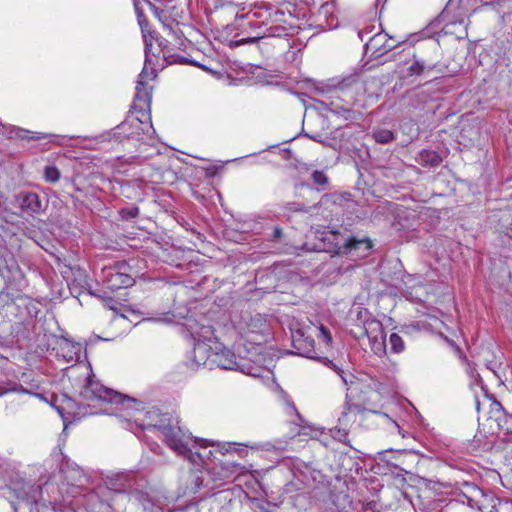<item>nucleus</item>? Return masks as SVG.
Instances as JSON below:
<instances>
[{"label":"nucleus","instance_id":"1","mask_svg":"<svg viewBox=\"0 0 512 512\" xmlns=\"http://www.w3.org/2000/svg\"><path fill=\"white\" fill-rule=\"evenodd\" d=\"M459 490L458 501L480 512H512L510 502L494 498L474 483L463 482Z\"/></svg>","mask_w":512,"mask_h":512},{"label":"nucleus","instance_id":"2","mask_svg":"<svg viewBox=\"0 0 512 512\" xmlns=\"http://www.w3.org/2000/svg\"><path fill=\"white\" fill-rule=\"evenodd\" d=\"M141 429H157L164 437L166 444L179 455L188 456L191 452L180 437L181 430L171 425L169 414H161L158 410H151L145 414V421L140 424Z\"/></svg>","mask_w":512,"mask_h":512},{"label":"nucleus","instance_id":"3","mask_svg":"<svg viewBox=\"0 0 512 512\" xmlns=\"http://www.w3.org/2000/svg\"><path fill=\"white\" fill-rule=\"evenodd\" d=\"M105 485L108 490L115 493L111 497L117 499V504L119 500L127 499V495H135L139 500L147 495L146 481L134 472H123L107 477Z\"/></svg>","mask_w":512,"mask_h":512},{"label":"nucleus","instance_id":"4","mask_svg":"<svg viewBox=\"0 0 512 512\" xmlns=\"http://www.w3.org/2000/svg\"><path fill=\"white\" fill-rule=\"evenodd\" d=\"M83 399L88 401H104L112 404H121L129 408L132 403L137 400L126 394H122L116 390L102 385L99 381L93 380L90 374L85 377V384L80 392Z\"/></svg>","mask_w":512,"mask_h":512},{"label":"nucleus","instance_id":"5","mask_svg":"<svg viewBox=\"0 0 512 512\" xmlns=\"http://www.w3.org/2000/svg\"><path fill=\"white\" fill-rule=\"evenodd\" d=\"M143 120L138 116L129 115L109 133V140L118 144L129 143L136 146L142 140L144 133Z\"/></svg>","mask_w":512,"mask_h":512},{"label":"nucleus","instance_id":"6","mask_svg":"<svg viewBox=\"0 0 512 512\" xmlns=\"http://www.w3.org/2000/svg\"><path fill=\"white\" fill-rule=\"evenodd\" d=\"M129 266L125 263H116L104 267L101 271V281L110 290L128 288L134 284L133 277L127 272Z\"/></svg>","mask_w":512,"mask_h":512},{"label":"nucleus","instance_id":"7","mask_svg":"<svg viewBox=\"0 0 512 512\" xmlns=\"http://www.w3.org/2000/svg\"><path fill=\"white\" fill-rule=\"evenodd\" d=\"M235 19H251L259 21L260 24L268 26V24L284 23L285 13L280 9L269 4L254 5L244 14L235 13Z\"/></svg>","mask_w":512,"mask_h":512},{"label":"nucleus","instance_id":"8","mask_svg":"<svg viewBox=\"0 0 512 512\" xmlns=\"http://www.w3.org/2000/svg\"><path fill=\"white\" fill-rule=\"evenodd\" d=\"M210 357L213 363L224 370H236L245 373L246 368H248L245 358L237 356L232 350L222 344L215 345Z\"/></svg>","mask_w":512,"mask_h":512},{"label":"nucleus","instance_id":"9","mask_svg":"<svg viewBox=\"0 0 512 512\" xmlns=\"http://www.w3.org/2000/svg\"><path fill=\"white\" fill-rule=\"evenodd\" d=\"M439 50L440 47L437 42L421 40L408 48L407 55L419 59L422 64H427L434 69L438 65Z\"/></svg>","mask_w":512,"mask_h":512},{"label":"nucleus","instance_id":"10","mask_svg":"<svg viewBox=\"0 0 512 512\" xmlns=\"http://www.w3.org/2000/svg\"><path fill=\"white\" fill-rule=\"evenodd\" d=\"M405 40H398L385 32L376 33L365 44L366 50L371 52L374 58L385 56L388 52L397 49Z\"/></svg>","mask_w":512,"mask_h":512},{"label":"nucleus","instance_id":"11","mask_svg":"<svg viewBox=\"0 0 512 512\" xmlns=\"http://www.w3.org/2000/svg\"><path fill=\"white\" fill-rule=\"evenodd\" d=\"M10 139L26 142H41L45 141V144L53 143L59 144L60 136L51 133H44L38 131H31L18 126H11L8 130Z\"/></svg>","mask_w":512,"mask_h":512},{"label":"nucleus","instance_id":"12","mask_svg":"<svg viewBox=\"0 0 512 512\" xmlns=\"http://www.w3.org/2000/svg\"><path fill=\"white\" fill-rule=\"evenodd\" d=\"M144 71L139 75V80L136 85V94L134 96L133 104L130 108V113H139L142 116L146 115V111L150 109L151 94L144 83Z\"/></svg>","mask_w":512,"mask_h":512},{"label":"nucleus","instance_id":"13","mask_svg":"<svg viewBox=\"0 0 512 512\" xmlns=\"http://www.w3.org/2000/svg\"><path fill=\"white\" fill-rule=\"evenodd\" d=\"M333 87L335 90L343 93L344 95L349 96L348 102L354 103L356 100V96L363 88L362 82L360 80L359 74H350L341 80H332Z\"/></svg>","mask_w":512,"mask_h":512},{"label":"nucleus","instance_id":"14","mask_svg":"<svg viewBox=\"0 0 512 512\" xmlns=\"http://www.w3.org/2000/svg\"><path fill=\"white\" fill-rule=\"evenodd\" d=\"M15 200L21 211L30 216L38 215L44 211L42 200L36 192H20L15 196Z\"/></svg>","mask_w":512,"mask_h":512},{"label":"nucleus","instance_id":"15","mask_svg":"<svg viewBox=\"0 0 512 512\" xmlns=\"http://www.w3.org/2000/svg\"><path fill=\"white\" fill-rule=\"evenodd\" d=\"M244 472V467L235 462H221L218 466L210 470V474L214 480L222 482H228L234 479L236 476L241 475Z\"/></svg>","mask_w":512,"mask_h":512},{"label":"nucleus","instance_id":"16","mask_svg":"<svg viewBox=\"0 0 512 512\" xmlns=\"http://www.w3.org/2000/svg\"><path fill=\"white\" fill-rule=\"evenodd\" d=\"M496 0H449L444 12L449 13L453 9H458V16H464L475 12L479 7L489 5Z\"/></svg>","mask_w":512,"mask_h":512},{"label":"nucleus","instance_id":"17","mask_svg":"<svg viewBox=\"0 0 512 512\" xmlns=\"http://www.w3.org/2000/svg\"><path fill=\"white\" fill-rule=\"evenodd\" d=\"M292 346L295 353L301 356L313 358L315 353V342L310 336H306L302 330L292 333Z\"/></svg>","mask_w":512,"mask_h":512},{"label":"nucleus","instance_id":"18","mask_svg":"<svg viewBox=\"0 0 512 512\" xmlns=\"http://www.w3.org/2000/svg\"><path fill=\"white\" fill-rule=\"evenodd\" d=\"M361 336L368 337L371 344H378L384 348L385 335L383 324L375 317H372L368 322H365Z\"/></svg>","mask_w":512,"mask_h":512},{"label":"nucleus","instance_id":"19","mask_svg":"<svg viewBox=\"0 0 512 512\" xmlns=\"http://www.w3.org/2000/svg\"><path fill=\"white\" fill-rule=\"evenodd\" d=\"M284 35H287V28L283 26L282 23L268 24L263 32H258L256 35L243 38L237 41L236 45L247 43L254 44L265 37H282Z\"/></svg>","mask_w":512,"mask_h":512},{"label":"nucleus","instance_id":"20","mask_svg":"<svg viewBox=\"0 0 512 512\" xmlns=\"http://www.w3.org/2000/svg\"><path fill=\"white\" fill-rule=\"evenodd\" d=\"M417 161L422 166H429V167H437L442 162V157L433 150H422L418 157Z\"/></svg>","mask_w":512,"mask_h":512},{"label":"nucleus","instance_id":"21","mask_svg":"<svg viewBox=\"0 0 512 512\" xmlns=\"http://www.w3.org/2000/svg\"><path fill=\"white\" fill-rule=\"evenodd\" d=\"M214 9L223 10V9H232L239 14V11H244L246 9V3L244 0H213Z\"/></svg>","mask_w":512,"mask_h":512},{"label":"nucleus","instance_id":"22","mask_svg":"<svg viewBox=\"0 0 512 512\" xmlns=\"http://www.w3.org/2000/svg\"><path fill=\"white\" fill-rule=\"evenodd\" d=\"M433 68L422 62L417 58H411V63L407 68V76L419 77L425 74V72L431 71Z\"/></svg>","mask_w":512,"mask_h":512},{"label":"nucleus","instance_id":"23","mask_svg":"<svg viewBox=\"0 0 512 512\" xmlns=\"http://www.w3.org/2000/svg\"><path fill=\"white\" fill-rule=\"evenodd\" d=\"M10 392L28 393V391L17 381L7 380L0 382V397Z\"/></svg>","mask_w":512,"mask_h":512},{"label":"nucleus","instance_id":"24","mask_svg":"<svg viewBox=\"0 0 512 512\" xmlns=\"http://www.w3.org/2000/svg\"><path fill=\"white\" fill-rule=\"evenodd\" d=\"M402 453L394 452L393 450L381 451L378 453V459L381 462H385L387 465L392 466L394 468H399L400 464L398 463V457Z\"/></svg>","mask_w":512,"mask_h":512},{"label":"nucleus","instance_id":"25","mask_svg":"<svg viewBox=\"0 0 512 512\" xmlns=\"http://www.w3.org/2000/svg\"><path fill=\"white\" fill-rule=\"evenodd\" d=\"M390 349L392 353L399 354L405 350V343L397 333H391L389 336Z\"/></svg>","mask_w":512,"mask_h":512},{"label":"nucleus","instance_id":"26","mask_svg":"<svg viewBox=\"0 0 512 512\" xmlns=\"http://www.w3.org/2000/svg\"><path fill=\"white\" fill-rule=\"evenodd\" d=\"M61 173L56 166H46L43 171V178L48 183H56L59 181Z\"/></svg>","mask_w":512,"mask_h":512},{"label":"nucleus","instance_id":"27","mask_svg":"<svg viewBox=\"0 0 512 512\" xmlns=\"http://www.w3.org/2000/svg\"><path fill=\"white\" fill-rule=\"evenodd\" d=\"M373 137L376 142L388 144L394 140V134L388 129H380L374 132Z\"/></svg>","mask_w":512,"mask_h":512},{"label":"nucleus","instance_id":"28","mask_svg":"<svg viewBox=\"0 0 512 512\" xmlns=\"http://www.w3.org/2000/svg\"><path fill=\"white\" fill-rule=\"evenodd\" d=\"M372 314L367 308L357 307L356 308V325L360 326L361 329L365 326V322H368L372 318Z\"/></svg>","mask_w":512,"mask_h":512},{"label":"nucleus","instance_id":"29","mask_svg":"<svg viewBox=\"0 0 512 512\" xmlns=\"http://www.w3.org/2000/svg\"><path fill=\"white\" fill-rule=\"evenodd\" d=\"M361 411V407L360 405L358 404H355V403H352L349 399H348V396H346V401L344 403V407H343V411L341 413V417L339 418V422H342L345 420L346 416L349 414V413H359Z\"/></svg>","mask_w":512,"mask_h":512},{"label":"nucleus","instance_id":"30","mask_svg":"<svg viewBox=\"0 0 512 512\" xmlns=\"http://www.w3.org/2000/svg\"><path fill=\"white\" fill-rule=\"evenodd\" d=\"M265 326V321L262 319L260 315H256L255 317H250V322L247 323V331L251 333L259 332L262 327Z\"/></svg>","mask_w":512,"mask_h":512},{"label":"nucleus","instance_id":"31","mask_svg":"<svg viewBox=\"0 0 512 512\" xmlns=\"http://www.w3.org/2000/svg\"><path fill=\"white\" fill-rule=\"evenodd\" d=\"M311 179L315 185L322 187L323 189L328 185V176L320 170H315L311 174Z\"/></svg>","mask_w":512,"mask_h":512},{"label":"nucleus","instance_id":"32","mask_svg":"<svg viewBox=\"0 0 512 512\" xmlns=\"http://www.w3.org/2000/svg\"><path fill=\"white\" fill-rule=\"evenodd\" d=\"M119 214L123 220L128 221L136 218L139 215V208L134 205L130 207H125L119 211Z\"/></svg>","mask_w":512,"mask_h":512},{"label":"nucleus","instance_id":"33","mask_svg":"<svg viewBox=\"0 0 512 512\" xmlns=\"http://www.w3.org/2000/svg\"><path fill=\"white\" fill-rule=\"evenodd\" d=\"M334 112L342 116L345 120H356L359 113L351 108L337 107Z\"/></svg>","mask_w":512,"mask_h":512},{"label":"nucleus","instance_id":"34","mask_svg":"<svg viewBox=\"0 0 512 512\" xmlns=\"http://www.w3.org/2000/svg\"><path fill=\"white\" fill-rule=\"evenodd\" d=\"M360 244H365L366 249H369L371 247L370 242L357 240L354 237L347 239L345 241L344 247L346 249V252H351L353 249H357Z\"/></svg>","mask_w":512,"mask_h":512},{"label":"nucleus","instance_id":"35","mask_svg":"<svg viewBox=\"0 0 512 512\" xmlns=\"http://www.w3.org/2000/svg\"><path fill=\"white\" fill-rule=\"evenodd\" d=\"M99 297L103 300L104 306L106 308L114 311L116 314L120 313L122 308V304L120 302L111 297Z\"/></svg>","mask_w":512,"mask_h":512},{"label":"nucleus","instance_id":"36","mask_svg":"<svg viewBox=\"0 0 512 512\" xmlns=\"http://www.w3.org/2000/svg\"><path fill=\"white\" fill-rule=\"evenodd\" d=\"M246 20V23L242 24L243 28L246 30V29H251L255 32L254 35H256L258 32H263L264 29H266V26H264L263 24H260L259 21H253L251 19H245Z\"/></svg>","mask_w":512,"mask_h":512},{"label":"nucleus","instance_id":"37","mask_svg":"<svg viewBox=\"0 0 512 512\" xmlns=\"http://www.w3.org/2000/svg\"><path fill=\"white\" fill-rule=\"evenodd\" d=\"M101 502L106 506L109 512H122L120 504H117V499L115 497H109L105 502Z\"/></svg>","mask_w":512,"mask_h":512},{"label":"nucleus","instance_id":"38","mask_svg":"<svg viewBox=\"0 0 512 512\" xmlns=\"http://www.w3.org/2000/svg\"><path fill=\"white\" fill-rule=\"evenodd\" d=\"M332 432V436L334 439L342 442V443H347L348 441V432L346 429H342V428H337V429H334L331 431Z\"/></svg>","mask_w":512,"mask_h":512},{"label":"nucleus","instance_id":"39","mask_svg":"<svg viewBox=\"0 0 512 512\" xmlns=\"http://www.w3.org/2000/svg\"><path fill=\"white\" fill-rule=\"evenodd\" d=\"M142 37H143L144 44H145V53L147 55L153 45V41L156 39L155 32L151 31V32H148V34L143 33Z\"/></svg>","mask_w":512,"mask_h":512},{"label":"nucleus","instance_id":"40","mask_svg":"<svg viewBox=\"0 0 512 512\" xmlns=\"http://www.w3.org/2000/svg\"><path fill=\"white\" fill-rule=\"evenodd\" d=\"M133 4L138 22L142 19H146L147 17L145 16L143 9L140 6V0H133Z\"/></svg>","mask_w":512,"mask_h":512},{"label":"nucleus","instance_id":"41","mask_svg":"<svg viewBox=\"0 0 512 512\" xmlns=\"http://www.w3.org/2000/svg\"><path fill=\"white\" fill-rule=\"evenodd\" d=\"M328 366L330 368H332L342 379V381L345 383V384H348V379H347V376L345 375L344 371L338 367L337 365H335L332 361H329V364Z\"/></svg>","mask_w":512,"mask_h":512},{"label":"nucleus","instance_id":"42","mask_svg":"<svg viewBox=\"0 0 512 512\" xmlns=\"http://www.w3.org/2000/svg\"><path fill=\"white\" fill-rule=\"evenodd\" d=\"M319 330H320V335L322 337V340L326 343H330L332 341V337H331V333H330L329 329L326 328L325 326L321 325L319 327Z\"/></svg>","mask_w":512,"mask_h":512},{"label":"nucleus","instance_id":"43","mask_svg":"<svg viewBox=\"0 0 512 512\" xmlns=\"http://www.w3.org/2000/svg\"><path fill=\"white\" fill-rule=\"evenodd\" d=\"M118 160H120L123 163H127V164H140L141 163L140 157L136 156V155L130 156L128 158H125L124 156L118 157Z\"/></svg>","mask_w":512,"mask_h":512},{"label":"nucleus","instance_id":"44","mask_svg":"<svg viewBox=\"0 0 512 512\" xmlns=\"http://www.w3.org/2000/svg\"><path fill=\"white\" fill-rule=\"evenodd\" d=\"M138 24H139V26H140V28H141V32H142V34H143V33L148 34V32L153 31V30L151 29V25H150V23H149V21H148V19H147V18H146V19H142L141 21H139V22H138Z\"/></svg>","mask_w":512,"mask_h":512},{"label":"nucleus","instance_id":"45","mask_svg":"<svg viewBox=\"0 0 512 512\" xmlns=\"http://www.w3.org/2000/svg\"><path fill=\"white\" fill-rule=\"evenodd\" d=\"M443 339L445 340V342L451 347L453 348L458 354H462V350L461 348L455 343L454 340L448 338L447 336H443Z\"/></svg>","mask_w":512,"mask_h":512},{"label":"nucleus","instance_id":"46","mask_svg":"<svg viewBox=\"0 0 512 512\" xmlns=\"http://www.w3.org/2000/svg\"><path fill=\"white\" fill-rule=\"evenodd\" d=\"M157 41H158V45L162 48V51H163V53H164V57H165L166 59L173 58V57H174V55L167 54V53H168V51H167V52L165 51V50L168 48V46H167V41H166V40H163V39H161V40H157Z\"/></svg>","mask_w":512,"mask_h":512},{"label":"nucleus","instance_id":"47","mask_svg":"<svg viewBox=\"0 0 512 512\" xmlns=\"http://www.w3.org/2000/svg\"><path fill=\"white\" fill-rule=\"evenodd\" d=\"M282 235H283V231H282V229H281L280 227L276 226V227H274V229H273V233H272V235H271V239H272L273 241H278V240H280V239H281Z\"/></svg>","mask_w":512,"mask_h":512},{"label":"nucleus","instance_id":"48","mask_svg":"<svg viewBox=\"0 0 512 512\" xmlns=\"http://www.w3.org/2000/svg\"><path fill=\"white\" fill-rule=\"evenodd\" d=\"M494 404L496 407H498L499 411H502L503 414H507V411L504 409V407L502 406V404L499 401H495Z\"/></svg>","mask_w":512,"mask_h":512},{"label":"nucleus","instance_id":"49","mask_svg":"<svg viewBox=\"0 0 512 512\" xmlns=\"http://www.w3.org/2000/svg\"><path fill=\"white\" fill-rule=\"evenodd\" d=\"M68 352H69L68 354H63V357H64L68 362H70V361H72V360H73V353H72V351H70V350H69Z\"/></svg>","mask_w":512,"mask_h":512},{"label":"nucleus","instance_id":"50","mask_svg":"<svg viewBox=\"0 0 512 512\" xmlns=\"http://www.w3.org/2000/svg\"><path fill=\"white\" fill-rule=\"evenodd\" d=\"M216 172V169L215 168H211V169H207V175L209 176H213Z\"/></svg>","mask_w":512,"mask_h":512},{"label":"nucleus","instance_id":"51","mask_svg":"<svg viewBox=\"0 0 512 512\" xmlns=\"http://www.w3.org/2000/svg\"><path fill=\"white\" fill-rule=\"evenodd\" d=\"M296 210L297 211H303V212H308L309 211V209L304 207L303 205L297 207Z\"/></svg>","mask_w":512,"mask_h":512},{"label":"nucleus","instance_id":"52","mask_svg":"<svg viewBox=\"0 0 512 512\" xmlns=\"http://www.w3.org/2000/svg\"><path fill=\"white\" fill-rule=\"evenodd\" d=\"M5 270H7L8 272H10V270H9L7 267H4V268L0 267V273H1V275H2L3 277H6V275H5Z\"/></svg>","mask_w":512,"mask_h":512},{"label":"nucleus","instance_id":"53","mask_svg":"<svg viewBox=\"0 0 512 512\" xmlns=\"http://www.w3.org/2000/svg\"><path fill=\"white\" fill-rule=\"evenodd\" d=\"M202 349H204V346H198L194 349V353L200 352Z\"/></svg>","mask_w":512,"mask_h":512},{"label":"nucleus","instance_id":"54","mask_svg":"<svg viewBox=\"0 0 512 512\" xmlns=\"http://www.w3.org/2000/svg\"><path fill=\"white\" fill-rule=\"evenodd\" d=\"M64 345H65V347H66V348H68V349H69V348H74V345H73V344H71L70 342H65V344H64Z\"/></svg>","mask_w":512,"mask_h":512},{"label":"nucleus","instance_id":"55","mask_svg":"<svg viewBox=\"0 0 512 512\" xmlns=\"http://www.w3.org/2000/svg\"><path fill=\"white\" fill-rule=\"evenodd\" d=\"M297 417L299 418L300 421H302V417L298 412H297Z\"/></svg>","mask_w":512,"mask_h":512},{"label":"nucleus","instance_id":"56","mask_svg":"<svg viewBox=\"0 0 512 512\" xmlns=\"http://www.w3.org/2000/svg\"><path fill=\"white\" fill-rule=\"evenodd\" d=\"M504 415H505V416H509V417H511V418H512V414L507 413V414H504Z\"/></svg>","mask_w":512,"mask_h":512}]
</instances>
